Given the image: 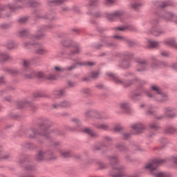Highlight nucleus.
<instances>
[{"mask_svg": "<svg viewBox=\"0 0 177 177\" xmlns=\"http://www.w3.org/2000/svg\"><path fill=\"white\" fill-rule=\"evenodd\" d=\"M99 165H100V168L101 169H104V168H106V165H104V163H100L99 164Z\"/></svg>", "mask_w": 177, "mask_h": 177, "instance_id": "51", "label": "nucleus"}, {"mask_svg": "<svg viewBox=\"0 0 177 177\" xmlns=\"http://www.w3.org/2000/svg\"><path fill=\"white\" fill-rule=\"evenodd\" d=\"M145 104H142L140 105V108L143 109V107H145Z\"/></svg>", "mask_w": 177, "mask_h": 177, "instance_id": "63", "label": "nucleus"}, {"mask_svg": "<svg viewBox=\"0 0 177 177\" xmlns=\"http://www.w3.org/2000/svg\"><path fill=\"white\" fill-rule=\"evenodd\" d=\"M118 149H119V150H120L121 151H123V150H125L126 147H125V145H122V144H120V145H118L117 146Z\"/></svg>", "mask_w": 177, "mask_h": 177, "instance_id": "36", "label": "nucleus"}, {"mask_svg": "<svg viewBox=\"0 0 177 177\" xmlns=\"http://www.w3.org/2000/svg\"><path fill=\"white\" fill-rule=\"evenodd\" d=\"M63 71H64V68L61 66H56L54 67L53 73H63Z\"/></svg>", "mask_w": 177, "mask_h": 177, "instance_id": "25", "label": "nucleus"}, {"mask_svg": "<svg viewBox=\"0 0 177 177\" xmlns=\"http://www.w3.org/2000/svg\"><path fill=\"white\" fill-rule=\"evenodd\" d=\"M68 84L69 86H74V85H75L74 82H68Z\"/></svg>", "mask_w": 177, "mask_h": 177, "instance_id": "59", "label": "nucleus"}, {"mask_svg": "<svg viewBox=\"0 0 177 177\" xmlns=\"http://www.w3.org/2000/svg\"><path fill=\"white\" fill-rule=\"evenodd\" d=\"M71 104L67 101L61 102L59 104H54L53 107L54 109H68Z\"/></svg>", "mask_w": 177, "mask_h": 177, "instance_id": "10", "label": "nucleus"}, {"mask_svg": "<svg viewBox=\"0 0 177 177\" xmlns=\"http://www.w3.org/2000/svg\"><path fill=\"white\" fill-rule=\"evenodd\" d=\"M83 93H85L86 95H89L91 93V89L89 88H84L82 90Z\"/></svg>", "mask_w": 177, "mask_h": 177, "instance_id": "42", "label": "nucleus"}, {"mask_svg": "<svg viewBox=\"0 0 177 177\" xmlns=\"http://www.w3.org/2000/svg\"><path fill=\"white\" fill-rule=\"evenodd\" d=\"M122 16V12L120 11H115L114 12H113L112 14H111V15H109L108 17V19H109V20H113V19L115 18V17H121Z\"/></svg>", "mask_w": 177, "mask_h": 177, "instance_id": "15", "label": "nucleus"}, {"mask_svg": "<svg viewBox=\"0 0 177 177\" xmlns=\"http://www.w3.org/2000/svg\"><path fill=\"white\" fill-rule=\"evenodd\" d=\"M129 136H130V134L128 133H124L123 134L124 139H128L129 138Z\"/></svg>", "mask_w": 177, "mask_h": 177, "instance_id": "50", "label": "nucleus"}, {"mask_svg": "<svg viewBox=\"0 0 177 177\" xmlns=\"http://www.w3.org/2000/svg\"><path fill=\"white\" fill-rule=\"evenodd\" d=\"M171 110L169 108H167L165 111V113L166 114V115H167V117H171V114H169V113H171Z\"/></svg>", "mask_w": 177, "mask_h": 177, "instance_id": "41", "label": "nucleus"}, {"mask_svg": "<svg viewBox=\"0 0 177 177\" xmlns=\"http://www.w3.org/2000/svg\"><path fill=\"white\" fill-rule=\"evenodd\" d=\"M64 89L57 90L54 92V95L58 97L63 96V95H64Z\"/></svg>", "mask_w": 177, "mask_h": 177, "instance_id": "24", "label": "nucleus"}, {"mask_svg": "<svg viewBox=\"0 0 177 177\" xmlns=\"http://www.w3.org/2000/svg\"><path fill=\"white\" fill-rule=\"evenodd\" d=\"M143 94H145L148 97H153L158 102H165L168 99L167 94L162 93L160 87L155 84L151 86V92L143 90L140 94H136V96H143Z\"/></svg>", "mask_w": 177, "mask_h": 177, "instance_id": "2", "label": "nucleus"}, {"mask_svg": "<svg viewBox=\"0 0 177 177\" xmlns=\"http://www.w3.org/2000/svg\"><path fill=\"white\" fill-rule=\"evenodd\" d=\"M10 56L5 53H0V62H6L9 60Z\"/></svg>", "mask_w": 177, "mask_h": 177, "instance_id": "17", "label": "nucleus"}, {"mask_svg": "<svg viewBox=\"0 0 177 177\" xmlns=\"http://www.w3.org/2000/svg\"><path fill=\"white\" fill-rule=\"evenodd\" d=\"M48 80H51L52 81L55 80H57V75H53V74H50L48 76Z\"/></svg>", "mask_w": 177, "mask_h": 177, "instance_id": "30", "label": "nucleus"}, {"mask_svg": "<svg viewBox=\"0 0 177 177\" xmlns=\"http://www.w3.org/2000/svg\"><path fill=\"white\" fill-rule=\"evenodd\" d=\"M41 37H36L31 39V41L25 43V46H30V45H37V39H39Z\"/></svg>", "mask_w": 177, "mask_h": 177, "instance_id": "18", "label": "nucleus"}, {"mask_svg": "<svg viewBox=\"0 0 177 177\" xmlns=\"http://www.w3.org/2000/svg\"><path fill=\"white\" fill-rule=\"evenodd\" d=\"M111 162H113L115 165L113 167L111 172V176L113 177H121L122 176V172L124 171V167L118 163V158L117 156H112L111 158Z\"/></svg>", "mask_w": 177, "mask_h": 177, "instance_id": "3", "label": "nucleus"}, {"mask_svg": "<svg viewBox=\"0 0 177 177\" xmlns=\"http://www.w3.org/2000/svg\"><path fill=\"white\" fill-rule=\"evenodd\" d=\"M120 107L123 111H128V110H129V104L126 102L121 103Z\"/></svg>", "mask_w": 177, "mask_h": 177, "instance_id": "20", "label": "nucleus"}, {"mask_svg": "<svg viewBox=\"0 0 177 177\" xmlns=\"http://www.w3.org/2000/svg\"><path fill=\"white\" fill-rule=\"evenodd\" d=\"M147 44L149 48H157L160 45V43L158 41H156L150 39L147 40Z\"/></svg>", "mask_w": 177, "mask_h": 177, "instance_id": "16", "label": "nucleus"}, {"mask_svg": "<svg viewBox=\"0 0 177 177\" xmlns=\"http://www.w3.org/2000/svg\"><path fill=\"white\" fill-rule=\"evenodd\" d=\"M4 100H6V102H10V100H12V97L11 96H7L4 98Z\"/></svg>", "mask_w": 177, "mask_h": 177, "instance_id": "52", "label": "nucleus"}, {"mask_svg": "<svg viewBox=\"0 0 177 177\" xmlns=\"http://www.w3.org/2000/svg\"><path fill=\"white\" fill-rule=\"evenodd\" d=\"M92 114H93V111H87L86 112V116L88 118V117H91V115H92Z\"/></svg>", "mask_w": 177, "mask_h": 177, "instance_id": "47", "label": "nucleus"}, {"mask_svg": "<svg viewBox=\"0 0 177 177\" xmlns=\"http://www.w3.org/2000/svg\"><path fill=\"white\" fill-rule=\"evenodd\" d=\"M99 72H93L91 73V77L92 78H97V77H99Z\"/></svg>", "mask_w": 177, "mask_h": 177, "instance_id": "40", "label": "nucleus"}, {"mask_svg": "<svg viewBox=\"0 0 177 177\" xmlns=\"http://www.w3.org/2000/svg\"><path fill=\"white\" fill-rule=\"evenodd\" d=\"M74 68H75V66H71V67H68L66 68V70H68L69 71H71V70H74Z\"/></svg>", "mask_w": 177, "mask_h": 177, "instance_id": "58", "label": "nucleus"}, {"mask_svg": "<svg viewBox=\"0 0 177 177\" xmlns=\"http://www.w3.org/2000/svg\"><path fill=\"white\" fill-rule=\"evenodd\" d=\"M114 2H115V0H105L106 5H111V3H114Z\"/></svg>", "mask_w": 177, "mask_h": 177, "instance_id": "45", "label": "nucleus"}, {"mask_svg": "<svg viewBox=\"0 0 177 177\" xmlns=\"http://www.w3.org/2000/svg\"><path fill=\"white\" fill-rule=\"evenodd\" d=\"M106 75H108V77H110L111 78H112V80H113V81L115 82V84H123L126 86H129V85H131V84H132V83H129V84H127V83H125V82L119 79L118 77H117V75H115L111 73H106Z\"/></svg>", "mask_w": 177, "mask_h": 177, "instance_id": "7", "label": "nucleus"}, {"mask_svg": "<svg viewBox=\"0 0 177 177\" xmlns=\"http://www.w3.org/2000/svg\"><path fill=\"white\" fill-rule=\"evenodd\" d=\"M72 122H73V124H76V125H80L81 121H80V119L73 118L72 119Z\"/></svg>", "mask_w": 177, "mask_h": 177, "instance_id": "37", "label": "nucleus"}, {"mask_svg": "<svg viewBox=\"0 0 177 177\" xmlns=\"http://www.w3.org/2000/svg\"><path fill=\"white\" fill-rule=\"evenodd\" d=\"M4 82H5V77L3 76L0 77V84H4Z\"/></svg>", "mask_w": 177, "mask_h": 177, "instance_id": "53", "label": "nucleus"}, {"mask_svg": "<svg viewBox=\"0 0 177 177\" xmlns=\"http://www.w3.org/2000/svg\"><path fill=\"white\" fill-rule=\"evenodd\" d=\"M150 128H151V129H158V124L156 123H151L150 124Z\"/></svg>", "mask_w": 177, "mask_h": 177, "instance_id": "34", "label": "nucleus"}, {"mask_svg": "<svg viewBox=\"0 0 177 177\" xmlns=\"http://www.w3.org/2000/svg\"><path fill=\"white\" fill-rule=\"evenodd\" d=\"M116 30H118V31H124L125 30V27H118L116 28Z\"/></svg>", "mask_w": 177, "mask_h": 177, "instance_id": "55", "label": "nucleus"}, {"mask_svg": "<svg viewBox=\"0 0 177 177\" xmlns=\"http://www.w3.org/2000/svg\"><path fill=\"white\" fill-rule=\"evenodd\" d=\"M169 132V133H174L175 132V129H174L173 127H171Z\"/></svg>", "mask_w": 177, "mask_h": 177, "instance_id": "57", "label": "nucleus"}, {"mask_svg": "<svg viewBox=\"0 0 177 177\" xmlns=\"http://www.w3.org/2000/svg\"><path fill=\"white\" fill-rule=\"evenodd\" d=\"M131 129L136 133H141L142 131L146 129V127L142 123H134L131 125Z\"/></svg>", "mask_w": 177, "mask_h": 177, "instance_id": "5", "label": "nucleus"}, {"mask_svg": "<svg viewBox=\"0 0 177 177\" xmlns=\"http://www.w3.org/2000/svg\"><path fill=\"white\" fill-rule=\"evenodd\" d=\"M113 38H115L119 41H122L123 42H124V44H127V45H128L129 46H133V41H132L131 39L125 37L115 35Z\"/></svg>", "mask_w": 177, "mask_h": 177, "instance_id": "8", "label": "nucleus"}, {"mask_svg": "<svg viewBox=\"0 0 177 177\" xmlns=\"http://www.w3.org/2000/svg\"><path fill=\"white\" fill-rule=\"evenodd\" d=\"M140 6H142V3H134L131 4L132 9H139V8H140Z\"/></svg>", "mask_w": 177, "mask_h": 177, "instance_id": "29", "label": "nucleus"}, {"mask_svg": "<svg viewBox=\"0 0 177 177\" xmlns=\"http://www.w3.org/2000/svg\"><path fill=\"white\" fill-rule=\"evenodd\" d=\"M30 132H32L33 135L30 136V138H35L36 135H43L44 136H45V138H48V135H46V133H48V129H46L44 132V133H41L39 132H38V130H37V129H32Z\"/></svg>", "mask_w": 177, "mask_h": 177, "instance_id": "14", "label": "nucleus"}, {"mask_svg": "<svg viewBox=\"0 0 177 177\" xmlns=\"http://www.w3.org/2000/svg\"><path fill=\"white\" fill-rule=\"evenodd\" d=\"M23 66L24 69L22 70V74L27 78V76L26 75L27 74V70H32L30 69L28 67H30V60L24 59L23 62Z\"/></svg>", "mask_w": 177, "mask_h": 177, "instance_id": "11", "label": "nucleus"}, {"mask_svg": "<svg viewBox=\"0 0 177 177\" xmlns=\"http://www.w3.org/2000/svg\"><path fill=\"white\" fill-rule=\"evenodd\" d=\"M38 5H39V3L34 0H31L28 2V6H30V8H37Z\"/></svg>", "mask_w": 177, "mask_h": 177, "instance_id": "22", "label": "nucleus"}, {"mask_svg": "<svg viewBox=\"0 0 177 177\" xmlns=\"http://www.w3.org/2000/svg\"><path fill=\"white\" fill-rule=\"evenodd\" d=\"M86 64H88V66H93L95 64L93 62H87Z\"/></svg>", "mask_w": 177, "mask_h": 177, "instance_id": "61", "label": "nucleus"}, {"mask_svg": "<svg viewBox=\"0 0 177 177\" xmlns=\"http://www.w3.org/2000/svg\"><path fill=\"white\" fill-rule=\"evenodd\" d=\"M97 3V0H90L89 6H93Z\"/></svg>", "mask_w": 177, "mask_h": 177, "instance_id": "43", "label": "nucleus"}, {"mask_svg": "<svg viewBox=\"0 0 177 177\" xmlns=\"http://www.w3.org/2000/svg\"><path fill=\"white\" fill-rule=\"evenodd\" d=\"M27 73L26 75L27 76V78H32L34 77H37L38 78H43L44 77V73L33 71V70H27Z\"/></svg>", "mask_w": 177, "mask_h": 177, "instance_id": "4", "label": "nucleus"}, {"mask_svg": "<svg viewBox=\"0 0 177 177\" xmlns=\"http://www.w3.org/2000/svg\"><path fill=\"white\" fill-rule=\"evenodd\" d=\"M16 45L15 44V42L13 41H9L7 44V48L8 49H13L14 48H15Z\"/></svg>", "mask_w": 177, "mask_h": 177, "instance_id": "28", "label": "nucleus"}, {"mask_svg": "<svg viewBox=\"0 0 177 177\" xmlns=\"http://www.w3.org/2000/svg\"><path fill=\"white\" fill-rule=\"evenodd\" d=\"M27 20H28L27 17H22L19 19V23H20L21 24H23V23H26Z\"/></svg>", "mask_w": 177, "mask_h": 177, "instance_id": "38", "label": "nucleus"}, {"mask_svg": "<svg viewBox=\"0 0 177 177\" xmlns=\"http://www.w3.org/2000/svg\"><path fill=\"white\" fill-rule=\"evenodd\" d=\"M124 56H126L127 57H132V54L129 53H126L124 54Z\"/></svg>", "mask_w": 177, "mask_h": 177, "instance_id": "56", "label": "nucleus"}, {"mask_svg": "<svg viewBox=\"0 0 177 177\" xmlns=\"http://www.w3.org/2000/svg\"><path fill=\"white\" fill-rule=\"evenodd\" d=\"M36 53L38 55H46V53H48V50L44 48L41 47L36 50Z\"/></svg>", "mask_w": 177, "mask_h": 177, "instance_id": "21", "label": "nucleus"}, {"mask_svg": "<svg viewBox=\"0 0 177 177\" xmlns=\"http://www.w3.org/2000/svg\"><path fill=\"white\" fill-rule=\"evenodd\" d=\"M164 32L162 30H160L159 29H155L153 31V35H155V37H159V35H161V34H163Z\"/></svg>", "mask_w": 177, "mask_h": 177, "instance_id": "26", "label": "nucleus"}, {"mask_svg": "<svg viewBox=\"0 0 177 177\" xmlns=\"http://www.w3.org/2000/svg\"><path fill=\"white\" fill-rule=\"evenodd\" d=\"M24 104H29V106H31V104H30V102L26 101Z\"/></svg>", "mask_w": 177, "mask_h": 177, "instance_id": "62", "label": "nucleus"}, {"mask_svg": "<svg viewBox=\"0 0 177 177\" xmlns=\"http://www.w3.org/2000/svg\"><path fill=\"white\" fill-rule=\"evenodd\" d=\"M164 162H165V159H156L151 162L145 164L144 168L145 169L150 171L151 175L154 177H172V174L170 173L157 171L158 165H161V164H164Z\"/></svg>", "mask_w": 177, "mask_h": 177, "instance_id": "1", "label": "nucleus"}, {"mask_svg": "<svg viewBox=\"0 0 177 177\" xmlns=\"http://www.w3.org/2000/svg\"><path fill=\"white\" fill-rule=\"evenodd\" d=\"M84 132H85V133H88V135H90L91 136H96L95 133L92 131V130H91V129L89 128H85L84 129Z\"/></svg>", "mask_w": 177, "mask_h": 177, "instance_id": "23", "label": "nucleus"}, {"mask_svg": "<svg viewBox=\"0 0 177 177\" xmlns=\"http://www.w3.org/2000/svg\"><path fill=\"white\" fill-rule=\"evenodd\" d=\"M164 18L166 21H174V23H176L177 24V16L174 15L172 12H166Z\"/></svg>", "mask_w": 177, "mask_h": 177, "instance_id": "9", "label": "nucleus"}, {"mask_svg": "<svg viewBox=\"0 0 177 177\" xmlns=\"http://www.w3.org/2000/svg\"><path fill=\"white\" fill-rule=\"evenodd\" d=\"M171 161L174 162L176 165H177V156H173L171 158Z\"/></svg>", "mask_w": 177, "mask_h": 177, "instance_id": "33", "label": "nucleus"}, {"mask_svg": "<svg viewBox=\"0 0 177 177\" xmlns=\"http://www.w3.org/2000/svg\"><path fill=\"white\" fill-rule=\"evenodd\" d=\"M73 54H75V53H80V47L78 46H76L75 48V50L73 52Z\"/></svg>", "mask_w": 177, "mask_h": 177, "instance_id": "49", "label": "nucleus"}, {"mask_svg": "<svg viewBox=\"0 0 177 177\" xmlns=\"http://www.w3.org/2000/svg\"><path fill=\"white\" fill-rule=\"evenodd\" d=\"M115 132H120V131H122V127L121 125H116L114 127Z\"/></svg>", "mask_w": 177, "mask_h": 177, "instance_id": "31", "label": "nucleus"}, {"mask_svg": "<svg viewBox=\"0 0 177 177\" xmlns=\"http://www.w3.org/2000/svg\"><path fill=\"white\" fill-rule=\"evenodd\" d=\"M63 2V0H55L50 2V5L52 6L50 3H55V5H59V3H62Z\"/></svg>", "mask_w": 177, "mask_h": 177, "instance_id": "35", "label": "nucleus"}, {"mask_svg": "<svg viewBox=\"0 0 177 177\" xmlns=\"http://www.w3.org/2000/svg\"><path fill=\"white\" fill-rule=\"evenodd\" d=\"M105 140L108 141V142H110V140H111V138L109 136H106L105 137Z\"/></svg>", "mask_w": 177, "mask_h": 177, "instance_id": "60", "label": "nucleus"}, {"mask_svg": "<svg viewBox=\"0 0 177 177\" xmlns=\"http://www.w3.org/2000/svg\"><path fill=\"white\" fill-rule=\"evenodd\" d=\"M109 46H115V44H109Z\"/></svg>", "mask_w": 177, "mask_h": 177, "instance_id": "64", "label": "nucleus"}, {"mask_svg": "<svg viewBox=\"0 0 177 177\" xmlns=\"http://www.w3.org/2000/svg\"><path fill=\"white\" fill-rule=\"evenodd\" d=\"M37 158L39 161H44V160H49L52 158L49 156V153L40 150L37 156Z\"/></svg>", "mask_w": 177, "mask_h": 177, "instance_id": "6", "label": "nucleus"}, {"mask_svg": "<svg viewBox=\"0 0 177 177\" xmlns=\"http://www.w3.org/2000/svg\"><path fill=\"white\" fill-rule=\"evenodd\" d=\"M160 6L161 8H165V6H168V3H167L166 1H163L160 3Z\"/></svg>", "mask_w": 177, "mask_h": 177, "instance_id": "46", "label": "nucleus"}, {"mask_svg": "<svg viewBox=\"0 0 177 177\" xmlns=\"http://www.w3.org/2000/svg\"><path fill=\"white\" fill-rule=\"evenodd\" d=\"M164 44H165L167 46H171L173 48H176L177 49V43L175 41L174 39H166L164 40Z\"/></svg>", "mask_w": 177, "mask_h": 177, "instance_id": "12", "label": "nucleus"}, {"mask_svg": "<svg viewBox=\"0 0 177 177\" xmlns=\"http://www.w3.org/2000/svg\"><path fill=\"white\" fill-rule=\"evenodd\" d=\"M171 68H174V70H177V64L176 63L172 64Z\"/></svg>", "mask_w": 177, "mask_h": 177, "instance_id": "54", "label": "nucleus"}, {"mask_svg": "<svg viewBox=\"0 0 177 177\" xmlns=\"http://www.w3.org/2000/svg\"><path fill=\"white\" fill-rule=\"evenodd\" d=\"M146 67H147V63L145 60H140L138 62V71H145L146 70Z\"/></svg>", "mask_w": 177, "mask_h": 177, "instance_id": "13", "label": "nucleus"}, {"mask_svg": "<svg viewBox=\"0 0 177 177\" xmlns=\"http://www.w3.org/2000/svg\"><path fill=\"white\" fill-rule=\"evenodd\" d=\"M59 153L62 157H64V158H67L68 157H70V156H71V151H70L61 150Z\"/></svg>", "mask_w": 177, "mask_h": 177, "instance_id": "19", "label": "nucleus"}, {"mask_svg": "<svg viewBox=\"0 0 177 177\" xmlns=\"http://www.w3.org/2000/svg\"><path fill=\"white\" fill-rule=\"evenodd\" d=\"M160 55L162 56H164L165 57H167V56H169V53H168V52H167V51H162Z\"/></svg>", "mask_w": 177, "mask_h": 177, "instance_id": "48", "label": "nucleus"}, {"mask_svg": "<svg viewBox=\"0 0 177 177\" xmlns=\"http://www.w3.org/2000/svg\"><path fill=\"white\" fill-rule=\"evenodd\" d=\"M97 127L99 129H104V131L109 129V125H107L106 124H99L97 126Z\"/></svg>", "mask_w": 177, "mask_h": 177, "instance_id": "27", "label": "nucleus"}, {"mask_svg": "<svg viewBox=\"0 0 177 177\" xmlns=\"http://www.w3.org/2000/svg\"><path fill=\"white\" fill-rule=\"evenodd\" d=\"M19 34L21 37H24L25 35H27V30L23 29L20 30Z\"/></svg>", "mask_w": 177, "mask_h": 177, "instance_id": "32", "label": "nucleus"}, {"mask_svg": "<svg viewBox=\"0 0 177 177\" xmlns=\"http://www.w3.org/2000/svg\"><path fill=\"white\" fill-rule=\"evenodd\" d=\"M154 111H153V106L148 107V109L147 111V114H153Z\"/></svg>", "mask_w": 177, "mask_h": 177, "instance_id": "39", "label": "nucleus"}, {"mask_svg": "<svg viewBox=\"0 0 177 177\" xmlns=\"http://www.w3.org/2000/svg\"><path fill=\"white\" fill-rule=\"evenodd\" d=\"M10 74H12V75H16V74H19V71H17V69H12L10 71Z\"/></svg>", "mask_w": 177, "mask_h": 177, "instance_id": "44", "label": "nucleus"}]
</instances>
